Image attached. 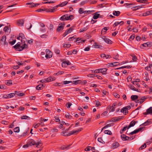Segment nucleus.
Listing matches in <instances>:
<instances>
[{
    "instance_id": "nucleus-1",
    "label": "nucleus",
    "mask_w": 152,
    "mask_h": 152,
    "mask_svg": "<svg viewBox=\"0 0 152 152\" xmlns=\"http://www.w3.org/2000/svg\"><path fill=\"white\" fill-rule=\"evenodd\" d=\"M41 141L39 142H36L33 140H31L29 142V143L23 146V148H28L29 146H32V145H36L37 147H38V146L40 144H41Z\"/></svg>"
},
{
    "instance_id": "nucleus-2",
    "label": "nucleus",
    "mask_w": 152,
    "mask_h": 152,
    "mask_svg": "<svg viewBox=\"0 0 152 152\" xmlns=\"http://www.w3.org/2000/svg\"><path fill=\"white\" fill-rule=\"evenodd\" d=\"M107 70L106 68H103L99 69H96L94 71V73H97L99 72L103 73L105 72ZM107 74L106 73H103V75H105Z\"/></svg>"
},
{
    "instance_id": "nucleus-3",
    "label": "nucleus",
    "mask_w": 152,
    "mask_h": 152,
    "mask_svg": "<svg viewBox=\"0 0 152 152\" xmlns=\"http://www.w3.org/2000/svg\"><path fill=\"white\" fill-rule=\"evenodd\" d=\"M65 25V24L64 22L61 23H59L56 29L57 31L59 32L61 31L64 28Z\"/></svg>"
},
{
    "instance_id": "nucleus-4",
    "label": "nucleus",
    "mask_w": 152,
    "mask_h": 152,
    "mask_svg": "<svg viewBox=\"0 0 152 152\" xmlns=\"http://www.w3.org/2000/svg\"><path fill=\"white\" fill-rule=\"evenodd\" d=\"M131 108V107L129 105H128L127 106L124 107L121 110V112H123L124 113V112H125L124 113H128V111L127 110H129Z\"/></svg>"
},
{
    "instance_id": "nucleus-5",
    "label": "nucleus",
    "mask_w": 152,
    "mask_h": 152,
    "mask_svg": "<svg viewBox=\"0 0 152 152\" xmlns=\"http://www.w3.org/2000/svg\"><path fill=\"white\" fill-rule=\"evenodd\" d=\"M117 105L116 103H114L113 104L112 107L110 105L108 106L107 108L108 109H110V112H113L115 111V107Z\"/></svg>"
},
{
    "instance_id": "nucleus-6",
    "label": "nucleus",
    "mask_w": 152,
    "mask_h": 152,
    "mask_svg": "<svg viewBox=\"0 0 152 152\" xmlns=\"http://www.w3.org/2000/svg\"><path fill=\"white\" fill-rule=\"evenodd\" d=\"M26 5H30L29 7L30 8L35 7L40 4H35L33 2H29L26 4Z\"/></svg>"
},
{
    "instance_id": "nucleus-7",
    "label": "nucleus",
    "mask_w": 152,
    "mask_h": 152,
    "mask_svg": "<svg viewBox=\"0 0 152 152\" xmlns=\"http://www.w3.org/2000/svg\"><path fill=\"white\" fill-rule=\"evenodd\" d=\"M73 30V28L72 27L67 29L66 31H65V32L63 34V36L64 37L66 36L69 33H71Z\"/></svg>"
},
{
    "instance_id": "nucleus-8",
    "label": "nucleus",
    "mask_w": 152,
    "mask_h": 152,
    "mask_svg": "<svg viewBox=\"0 0 152 152\" xmlns=\"http://www.w3.org/2000/svg\"><path fill=\"white\" fill-rule=\"evenodd\" d=\"M144 115H147L150 114L152 115V107H150V108L147 109L146 112L143 113Z\"/></svg>"
},
{
    "instance_id": "nucleus-9",
    "label": "nucleus",
    "mask_w": 152,
    "mask_h": 152,
    "mask_svg": "<svg viewBox=\"0 0 152 152\" xmlns=\"http://www.w3.org/2000/svg\"><path fill=\"white\" fill-rule=\"evenodd\" d=\"M119 145L120 144L118 142L115 141L112 144L111 148H112L115 149L118 147Z\"/></svg>"
},
{
    "instance_id": "nucleus-10",
    "label": "nucleus",
    "mask_w": 152,
    "mask_h": 152,
    "mask_svg": "<svg viewBox=\"0 0 152 152\" xmlns=\"http://www.w3.org/2000/svg\"><path fill=\"white\" fill-rule=\"evenodd\" d=\"M121 138L123 141L128 140L130 139L129 137L126 136L124 134H122L121 135Z\"/></svg>"
},
{
    "instance_id": "nucleus-11",
    "label": "nucleus",
    "mask_w": 152,
    "mask_h": 152,
    "mask_svg": "<svg viewBox=\"0 0 152 152\" xmlns=\"http://www.w3.org/2000/svg\"><path fill=\"white\" fill-rule=\"evenodd\" d=\"M102 38L105 42L108 44H111L112 43V42L110 40L106 38L105 37H102Z\"/></svg>"
},
{
    "instance_id": "nucleus-12",
    "label": "nucleus",
    "mask_w": 152,
    "mask_h": 152,
    "mask_svg": "<svg viewBox=\"0 0 152 152\" xmlns=\"http://www.w3.org/2000/svg\"><path fill=\"white\" fill-rule=\"evenodd\" d=\"M129 87L131 89V90H134V91H137L138 92H140L139 90H140V89H136L135 87L133 86L132 85V84H130L128 85Z\"/></svg>"
},
{
    "instance_id": "nucleus-13",
    "label": "nucleus",
    "mask_w": 152,
    "mask_h": 152,
    "mask_svg": "<svg viewBox=\"0 0 152 152\" xmlns=\"http://www.w3.org/2000/svg\"><path fill=\"white\" fill-rule=\"evenodd\" d=\"M152 123V120L148 119L145 123L142 124V125H144V126H146L149 125L150 124Z\"/></svg>"
},
{
    "instance_id": "nucleus-14",
    "label": "nucleus",
    "mask_w": 152,
    "mask_h": 152,
    "mask_svg": "<svg viewBox=\"0 0 152 152\" xmlns=\"http://www.w3.org/2000/svg\"><path fill=\"white\" fill-rule=\"evenodd\" d=\"M45 86V85L43 84H39L36 87V88L37 90H40L42 89Z\"/></svg>"
},
{
    "instance_id": "nucleus-15",
    "label": "nucleus",
    "mask_w": 152,
    "mask_h": 152,
    "mask_svg": "<svg viewBox=\"0 0 152 152\" xmlns=\"http://www.w3.org/2000/svg\"><path fill=\"white\" fill-rule=\"evenodd\" d=\"M20 43L18 42L13 47V48L15 49V50L17 51H19L20 49Z\"/></svg>"
},
{
    "instance_id": "nucleus-16",
    "label": "nucleus",
    "mask_w": 152,
    "mask_h": 152,
    "mask_svg": "<svg viewBox=\"0 0 152 152\" xmlns=\"http://www.w3.org/2000/svg\"><path fill=\"white\" fill-rule=\"evenodd\" d=\"M17 23L19 26H23L24 23V20L23 19H20L17 20Z\"/></svg>"
},
{
    "instance_id": "nucleus-17",
    "label": "nucleus",
    "mask_w": 152,
    "mask_h": 152,
    "mask_svg": "<svg viewBox=\"0 0 152 152\" xmlns=\"http://www.w3.org/2000/svg\"><path fill=\"white\" fill-rule=\"evenodd\" d=\"M124 118L123 116H119L117 118H112V121L115 122L117 121H118L121 119H122Z\"/></svg>"
},
{
    "instance_id": "nucleus-18",
    "label": "nucleus",
    "mask_w": 152,
    "mask_h": 152,
    "mask_svg": "<svg viewBox=\"0 0 152 152\" xmlns=\"http://www.w3.org/2000/svg\"><path fill=\"white\" fill-rule=\"evenodd\" d=\"M67 14L65 15H63L60 18V20L63 21L68 20L67 18Z\"/></svg>"
},
{
    "instance_id": "nucleus-19",
    "label": "nucleus",
    "mask_w": 152,
    "mask_h": 152,
    "mask_svg": "<svg viewBox=\"0 0 152 152\" xmlns=\"http://www.w3.org/2000/svg\"><path fill=\"white\" fill-rule=\"evenodd\" d=\"M119 64L118 62H114L113 63H109L107 64L108 66H115Z\"/></svg>"
},
{
    "instance_id": "nucleus-20",
    "label": "nucleus",
    "mask_w": 152,
    "mask_h": 152,
    "mask_svg": "<svg viewBox=\"0 0 152 152\" xmlns=\"http://www.w3.org/2000/svg\"><path fill=\"white\" fill-rule=\"evenodd\" d=\"M72 145V144H69L67 145H63L60 148V149L61 150H64L66 149H69V147Z\"/></svg>"
},
{
    "instance_id": "nucleus-21",
    "label": "nucleus",
    "mask_w": 152,
    "mask_h": 152,
    "mask_svg": "<svg viewBox=\"0 0 152 152\" xmlns=\"http://www.w3.org/2000/svg\"><path fill=\"white\" fill-rule=\"evenodd\" d=\"M94 48H101L102 47L101 45H98L96 42L94 43Z\"/></svg>"
},
{
    "instance_id": "nucleus-22",
    "label": "nucleus",
    "mask_w": 152,
    "mask_h": 152,
    "mask_svg": "<svg viewBox=\"0 0 152 152\" xmlns=\"http://www.w3.org/2000/svg\"><path fill=\"white\" fill-rule=\"evenodd\" d=\"M136 123V122L134 121H132L130 123L129 125L128 126V128L134 126Z\"/></svg>"
},
{
    "instance_id": "nucleus-23",
    "label": "nucleus",
    "mask_w": 152,
    "mask_h": 152,
    "mask_svg": "<svg viewBox=\"0 0 152 152\" xmlns=\"http://www.w3.org/2000/svg\"><path fill=\"white\" fill-rule=\"evenodd\" d=\"M120 14V12L119 11H114L113 12V14L114 16H118Z\"/></svg>"
},
{
    "instance_id": "nucleus-24",
    "label": "nucleus",
    "mask_w": 152,
    "mask_h": 152,
    "mask_svg": "<svg viewBox=\"0 0 152 152\" xmlns=\"http://www.w3.org/2000/svg\"><path fill=\"white\" fill-rule=\"evenodd\" d=\"M14 94H15V95L17 94V95L20 96H23L25 95L24 93H20V91H15Z\"/></svg>"
},
{
    "instance_id": "nucleus-25",
    "label": "nucleus",
    "mask_w": 152,
    "mask_h": 152,
    "mask_svg": "<svg viewBox=\"0 0 152 152\" xmlns=\"http://www.w3.org/2000/svg\"><path fill=\"white\" fill-rule=\"evenodd\" d=\"M131 98L132 100L134 101L135 100H136L138 98V96L137 95H133L131 96Z\"/></svg>"
},
{
    "instance_id": "nucleus-26",
    "label": "nucleus",
    "mask_w": 152,
    "mask_h": 152,
    "mask_svg": "<svg viewBox=\"0 0 152 152\" xmlns=\"http://www.w3.org/2000/svg\"><path fill=\"white\" fill-rule=\"evenodd\" d=\"M127 132L128 131H127L126 132L127 134L131 135H132L134 134H136L138 132L137 129L134 130L131 132H130L129 134Z\"/></svg>"
},
{
    "instance_id": "nucleus-27",
    "label": "nucleus",
    "mask_w": 152,
    "mask_h": 152,
    "mask_svg": "<svg viewBox=\"0 0 152 152\" xmlns=\"http://www.w3.org/2000/svg\"><path fill=\"white\" fill-rule=\"evenodd\" d=\"M99 14L97 13V12L95 13L93 17V18L94 19H96L99 17Z\"/></svg>"
},
{
    "instance_id": "nucleus-28",
    "label": "nucleus",
    "mask_w": 152,
    "mask_h": 152,
    "mask_svg": "<svg viewBox=\"0 0 152 152\" xmlns=\"http://www.w3.org/2000/svg\"><path fill=\"white\" fill-rule=\"evenodd\" d=\"M130 56L132 57V60L134 61H136L137 60V56L134 54H132Z\"/></svg>"
},
{
    "instance_id": "nucleus-29",
    "label": "nucleus",
    "mask_w": 152,
    "mask_h": 152,
    "mask_svg": "<svg viewBox=\"0 0 152 152\" xmlns=\"http://www.w3.org/2000/svg\"><path fill=\"white\" fill-rule=\"evenodd\" d=\"M151 10H150L147 12H146L145 13H144L142 15L143 16H146L149 15H151Z\"/></svg>"
},
{
    "instance_id": "nucleus-30",
    "label": "nucleus",
    "mask_w": 152,
    "mask_h": 152,
    "mask_svg": "<svg viewBox=\"0 0 152 152\" xmlns=\"http://www.w3.org/2000/svg\"><path fill=\"white\" fill-rule=\"evenodd\" d=\"M8 99L11 98L15 95V94L14 93H12L9 94H7Z\"/></svg>"
},
{
    "instance_id": "nucleus-31",
    "label": "nucleus",
    "mask_w": 152,
    "mask_h": 152,
    "mask_svg": "<svg viewBox=\"0 0 152 152\" xmlns=\"http://www.w3.org/2000/svg\"><path fill=\"white\" fill-rule=\"evenodd\" d=\"M64 71H60L58 72H57L56 73H54V75H61L64 73Z\"/></svg>"
},
{
    "instance_id": "nucleus-32",
    "label": "nucleus",
    "mask_w": 152,
    "mask_h": 152,
    "mask_svg": "<svg viewBox=\"0 0 152 152\" xmlns=\"http://www.w3.org/2000/svg\"><path fill=\"white\" fill-rule=\"evenodd\" d=\"M68 3V2L67 1H64L62 3H61L59 4V5L60 6V7H63L64 6H65Z\"/></svg>"
},
{
    "instance_id": "nucleus-33",
    "label": "nucleus",
    "mask_w": 152,
    "mask_h": 152,
    "mask_svg": "<svg viewBox=\"0 0 152 152\" xmlns=\"http://www.w3.org/2000/svg\"><path fill=\"white\" fill-rule=\"evenodd\" d=\"M45 52L46 54H49L50 56L52 55V53L49 49H46Z\"/></svg>"
},
{
    "instance_id": "nucleus-34",
    "label": "nucleus",
    "mask_w": 152,
    "mask_h": 152,
    "mask_svg": "<svg viewBox=\"0 0 152 152\" xmlns=\"http://www.w3.org/2000/svg\"><path fill=\"white\" fill-rule=\"evenodd\" d=\"M146 147V145L145 143L143 145H142L139 148V150H141L145 148Z\"/></svg>"
},
{
    "instance_id": "nucleus-35",
    "label": "nucleus",
    "mask_w": 152,
    "mask_h": 152,
    "mask_svg": "<svg viewBox=\"0 0 152 152\" xmlns=\"http://www.w3.org/2000/svg\"><path fill=\"white\" fill-rule=\"evenodd\" d=\"M6 36H3L2 37L1 39L0 40V41L1 42H5L6 41Z\"/></svg>"
},
{
    "instance_id": "nucleus-36",
    "label": "nucleus",
    "mask_w": 152,
    "mask_h": 152,
    "mask_svg": "<svg viewBox=\"0 0 152 152\" xmlns=\"http://www.w3.org/2000/svg\"><path fill=\"white\" fill-rule=\"evenodd\" d=\"M46 82H49L53 80V79L51 77H49L46 79Z\"/></svg>"
},
{
    "instance_id": "nucleus-37",
    "label": "nucleus",
    "mask_w": 152,
    "mask_h": 152,
    "mask_svg": "<svg viewBox=\"0 0 152 152\" xmlns=\"http://www.w3.org/2000/svg\"><path fill=\"white\" fill-rule=\"evenodd\" d=\"M104 132L105 134H107L109 135H111L112 134V133L109 130H106L104 131Z\"/></svg>"
},
{
    "instance_id": "nucleus-38",
    "label": "nucleus",
    "mask_w": 152,
    "mask_h": 152,
    "mask_svg": "<svg viewBox=\"0 0 152 152\" xmlns=\"http://www.w3.org/2000/svg\"><path fill=\"white\" fill-rule=\"evenodd\" d=\"M88 29L87 26H86V27L83 28L82 29H80V32H82L83 31H84L86 30H87Z\"/></svg>"
},
{
    "instance_id": "nucleus-39",
    "label": "nucleus",
    "mask_w": 152,
    "mask_h": 152,
    "mask_svg": "<svg viewBox=\"0 0 152 152\" xmlns=\"http://www.w3.org/2000/svg\"><path fill=\"white\" fill-rule=\"evenodd\" d=\"M14 132H19L20 131V129L19 127H16L14 128Z\"/></svg>"
},
{
    "instance_id": "nucleus-40",
    "label": "nucleus",
    "mask_w": 152,
    "mask_h": 152,
    "mask_svg": "<svg viewBox=\"0 0 152 152\" xmlns=\"http://www.w3.org/2000/svg\"><path fill=\"white\" fill-rule=\"evenodd\" d=\"M46 10V8H45L44 9H37L36 10V11L37 12H40L42 11H45Z\"/></svg>"
},
{
    "instance_id": "nucleus-41",
    "label": "nucleus",
    "mask_w": 152,
    "mask_h": 152,
    "mask_svg": "<svg viewBox=\"0 0 152 152\" xmlns=\"http://www.w3.org/2000/svg\"><path fill=\"white\" fill-rule=\"evenodd\" d=\"M5 84L6 85H7L8 86H10V85H12V80H9V82H7Z\"/></svg>"
},
{
    "instance_id": "nucleus-42",
    "label": "nucleus",
    "mask_w": 152,
    "mask_h": 152,
    "mask_svg": "<svg viewBox=\"0 0 152 152\" xmlns=\"http://www.w3.org/2000/svg\"><path fill=\"white\" fill-rule=\"evenodd\" d=\"M71 45L70 44H64L63 47L64 48H69L71 46Z\"/></svg>"
},
{
    "instance_id": "nucleus-43",
    "label": "nucleus",
    "mask_w": 152,
    "mask_h": 152,
    "mask_svg": "<svg viewBox=\"0 0 152 152\" xmlns=\"http://www.w3.org/2000/svg\"><path fill=\"white\" fill-rule=\"evenodd\" d=\"M60 6L58 5H57L56 6L54 7L53 8V9H52V11H53V12H54L56 11V10L57 9V7H59Z\"/></svg>"
},
{
    "instance_id": "nucleus-44",
    "label": "nucleus",
    "mask_w": 152,
    "mask_h": 152,
    "mask_svg": "<svg viewBox=\"0 0 152 152\" xmlns=\"http://www.w3.org/2000/svg\"><path fill=\"white\" fill-rule=\"evenodd\" d=\"M138 2L140 3H145L147 1V0H137Z\"/></svg>"
},
{
    "instance_id": "nucleus-45",
    "label": "nucleus",
    "mask_w": 152,
    "mask_h": 152,
    "mask_svg": "<svg viewBox=\"0 0 152 152\" xmlns=\"http://www.w3.org/2000/svg\"><path fill=\"white\" fill-rule=\"evenodd\" d=\"M89 1L86 0L85 1H82L81 2L80 4V5H84L85 4L87 3V2Z\"/></svg>"
},
{
    "instance_id": "nucleus-46",
    "label": "nucleus",
    "mask_w": 152,
    "mask_h": 152,
    "mask_svg": "<svg viewBox=\"0 0 152 152\" xmlns=\"http://www.w3.org/2000/svg\"><path fill=\"white\" fill-rule=\"evenodd\" d=\"M107 29V27H105L103 28L101 34H102L103 32L104 33L106 32Z\"/></svg>"
},
{
    "instance_id": "nucleus-47",
    "label": "nucleus",
    "mask_w": 152,
    "mask_h": 152,
    "mask_svg": "<svg viewBox=\"0 0 152 152\" xmlns=\"http://www.w3.org/2000/svg\"><path fill=\"white\" fill-rule=\"evenodd\" d=\"M76 133V130H73L69 133V135L70 136L71 135L74 134H75Z\"/></svg>"
},
{
    "instance_id": "nucleus-48",
    "label": "nucleus",
    "mask_w": 152,
    "mask_h": 152,
    "mask_svg": "<svg viewBox=\"0 0 152 152\" xmlns=\"http://www.w3.org/2000/svg\"><path fill=\"white\" fill-rule=\"evenodd\" d=\"M72 81H63V83L64 84H66L70 83H72Z\"/></svg>"
},
{
    "instance_id": "nucleus-49",
    "label": "nucleus",
    "mask_w": 152,
    "mask_h": 152,
    "mask_svg": "<svg viewBox=\"0 0 152 152\" xmlns=\"http://www.w3.org/2000/svg\"><path fill=\"white\" fill-rule=\"evenodd\" d=\"M135 102L136 103H140V104H141L143 103V101H140V99H136Z\"/></svg>"
},
{
    "instance_id": "nucleus-50",
    "label": "nucleus",
    "mask_w": 152,
    "mask_h": 152,
    "mask_svg": "<svg viewBox=\"0 0 152 152\" xmlns=\"http://www.w3.org/2000/svg\"><path fill=\"white\" fill-rule=\"evenodd\" d=\"M28 118H30L29 117L26 115H23L21 118V119H27Z\"/></svg>"
},
{
    "instance_id": "nucleus-51",
    "label": "nucleus",
    "mask_w": 152,
    "mask_h": 152,
    "mask_svg": "<svg viewBox=\"0 0 152 152\" xmlns=\"http://www.w3.org/2000/svg\"><path fill=\"white\" fill-rule=\"evenodd\" d=\"M28 130H27V131L26 132H23V134H22V135H21V136H26L27 134V133L28 132V130H29V128H28Z\"/></svg>"
},
{
    "instance_id": "nucleus-52",
    "label": "nucleus",
    "mask_w": 152,
    "mask_h": 152,
    "mask_svg": "<svg viewBox=\"0 0 152 152\" xmlns=\"http://www.w3.org/2000/svg\"><path fill=\"white\" fill-rule=\"evenodd\" d=\"M80 14H82L83 13L84 10L83 9L80 8L78 10Z\"/></svg>"
},
{
    "instance_id": "nucleus-53",
    "label": "nucleus",
    "mask_w": 152,
    "mask_h": 152,
    "mask_svg": "<svg viewBox=\"0 0 152 152\" xmlns=\"http://www.w3.org/2000/svg\"><path fill=\"white\" fill-rule=\"evenodd\" d=\"M65 116L66 118L69 119L71 118L72 117V116L69 115V113H68V114H66Z\"/></svg>"
},
{
    "instance_id": "nucleus-54",
    "label": "nucleus",
    "mask_w": 152,
    "mask_h": 152,
    "mask_svg": "<svg viewBox=\"0 0 152 152\" xmlns=\"http://www.w3.org/2000/svg\"><path fill=\"white\" fill-rule=\"evenodd\" d=\"M132 67V66L129 65V66H123L121 67V68H122V69H123V68H131Z\"/></svg>"
},
{
    "instance_id": "nucleus-55",
    "label": "nucleus",
    "mask_w": 152,
    "mask_h": 152,
    "mask_svg": "<svg viewBox=\"0 0 152 152\" xmlns=\"http://www.w3.org/2000/svg\"><path fill=\"white\" fill-rule=\"evenodd\" d=\"M73 17V16L72 15H70L69 16H68V15L67 18L68 19V20H71L72 19Z\"/></svg>"
},
{
    "instance_id": "nucleus-56",
    "label": "nucleus",
    "mask_w": 152,
    "mask_h": 152,
    "mask_svg": "<svg viewBox=\"0 0 152 152\" xmlns=\"http://www.w3.org/2000/svg\"><path fill=\"white\" fill-rule=\"evenodd\" d=\"M147 47H151L152 46V42H147Z\"/></svg>"
},
{
    "instance_id": "nucleus-57",
    "label": "nucleus",
    "mask_w": 152,
    "mask_h": 152,
    "mask_svg": "<svg viewBox=\"0 0 152 152\" xmlns=\"http://www.w3.org/2000/svg\"><path fill=\"white\" fill-rule=\"evenodd\" d=\"M45 11H46V12H53V11H52V10L50 9H47L46 8V10H45Z\"/></svg>"
},
{
    "instance_id": "nucleus-58",
    "label": "nucleus",
    "mask_w": 152,
    "mask_h": 152,
    "mask_svg": "<svg viewBox=\"0 0 152 152\" xmlns=\"http://www.w3.org/2000/svg\"><path fill=\"white\" fill-rule=\"evenodd\" d=\"M147 98H145V96H143L140 99V101H143V102L145 101V99Z\"/></svg>"
},
{
    "instance_id": "nucleus-59",
    "label": "nucleus",
    "mask_w": 152,
    "mask_h": 152,
    "mask_svg": "<svg viewBox=\"0 0 152 152\" xmlns=\"http://www.w3.org/2000/svg\"><path fill=\"white\" fill-rule=\"evenodd\" d=\"M51 130L53 132H58V130L56 128H53V129H52Z\"/></svg>"
},
{
    "instance_id": "nucleus-60",
    "label": "nucleus",
    "mask_w": 152,
    "mask_h": 152,
    "mask_svg": "<svg viewBox=\"0 0 152 152\" xmlns=\"http://www.w3.org/2000/svg\"><path fill=\"white\" fill-rule=\"evenodd\" d=\"M16 41V40H13L12 41H11V42H9V43L11 45H13L15 44Z\"/></svg>"
},
{
    "instance_id": "nucleus-61",
    "label": "nucleus",
    "mask_w": 152,
    "mask_h": 152,
    "mask_svg": "<svg viewBox=\"0 0 152 152\" xmlns=\"http://www.w3.org/2000/svg\"><path fill=\"white\" fill-rule=\"evenodd\" d=\"M96 107H98L101 105L99 101H96Z\"/></svg>"
},
{
    "instance_id": "nucleus-62",
    "label": "nucleus",
    "mask_w": 152,
    "mask_h": 152,
    "mask_svg": "<svg viewBox=\"0 0 152 152\" xmlns=\"http://www.w3.org/2000/svg\"><path fill=\"white\" fill-rule=\"evenodd\" d=\"M9 30V28L8 26H6L4 28V31L5 32H7Z\"/></svg>"
},
{
    "instance_id": "nucleus-63",
    "label": "nucleus",
    "mask_w": 152,
    "mask_h": 152,
    "mask_svg": "<svg viewBox=\"0 0 152 152\" xmlns=\"http://www.w3.org/2000/svg\"><path fill=\"white\" fill-rule=\"evenodd\" d=\"M67 107L68 108H69L72 105V104L68 102V103L66 104Z\"/></svg>"
},
{
    "instance_id": "nucleus-64",
    "label": "nucleus",
    "mask_w": 152,
    "mask_h": 152,
    "mask_svg": "<svg viewBox=\"0 0 152 152\" xmlns=\"http://www.w3.org/2000/svg\"><path fill=\"white\" fill-rule=\"evenodd\" d=\"M19 36L22 39H24L25 38L24 35L22 33H20L19 34Z\"/></svg>"
}]
</instances>
